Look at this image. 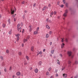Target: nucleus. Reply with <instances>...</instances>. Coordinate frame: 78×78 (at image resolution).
I'll return each instance as SVG.
<instances>
[{
  "mask_svg": "<svg viewBox=\"0 0 78 78\" xmlns=\"http://www.w3.org/2000/svg\"><path fill=\"white\" fill-rule=\"evenodd\" d=\"M42 54V51H40L38 52V55H41Z\"/></svg>",
  "mask_w": 78,
  "mask_h": 78,
  "instance_id": "f8f14e48",
  "label": "nucleus"
},
{
  "mask_svg": "<svg viewBox=\"0 0 78 78\" xmlns=\"http://www.w3.org/2000/svg\"><path fill=\"white\" fill-rule=\"evenodd\" d=\"M52 43L51 42H50V45H51L52 44Z\"/></svg>",
  "mask_w": 78,
  "mask_h": 78,
  "instance_id": "6e6d98bb",
  "label": "nucleus"
},
{
  "mask_svg": "<svg viewBox=\"0 0 78 78\" xmlns=\"http://www.w3.org/2000/svg\"><path fill=\"white\" fill-rule=\"evenodd\" d=\"M56 14V11H54V14L55 15Z\"/></svg>",
  "mask_w": 78,
  "mask_h": 78,
  "instance_id": "58836bf2",
  "label": "nucleus"
},
{
  "mask_svg": "<svg viewBox=\"0 0 78 78\" xmlns=\"http://www.w3.org/2000/svg\"><path fill=\"white\" fill-rule=\"evenodd\" d=\"M4 71L5 72H6V69H5Z\"/></svg>",
  "mask_w": 78,
  "mask_h": 78,
  "instance_id": "5fc2aeb1",
  "label": "nucleus"
},
{
  "mask_svg": "<svg viewBox=\"0 0 78 78\" xmlns=\"http://www.w3.org/2000/svg\"><path fill=\"white\" fill-rule=\"evenodd\" d=\"M71 62L69 60V61H68V64H71Z\"/></svg>",
  "mask_w": 78,
  "mask_h": 78,
  "instance_id": "c756f323",
  "label": "nucleus"
},
{
  "mask_svg": "<svg viewBox=\"0 0 78 78\" xmlns=\"http://www.w3.org/2000/svg\"><path fill=\"white\" fill-rule=\"evenodd\" d=\"M45 51V49H43V51L44 52V51Z\"/></svg>",
  "mask_w": 78,
  "mask_h": 78,
  "instance_id": "603ef678",
  "label": "nucleus"
},
{
  "mask_svg": "<svg viewBox=\"0 0 78 78\" xmlns=\"http://www.w3.org/2000/svg\"><path fill=\"white\" fill-rule=\"evenodd\" d=\"M24 30H22V33L23 34V33H24Z\"/></svg>",
  "mask_w": 78,
  "mask_h": 78,
  "instance_id": "79ce46f5",
  "label": "nucleus"
},
{
  "mask_svg": "<svg viewBox=\"0 0 78 78\" xmlns=\"http://www.w3.org/2000/svg\"><path fill=\"white\" fill-rule=\"evenodd\" d=\"M0 58H1V59H2V60H3V56H1V57H0Z\"/></svg>",
  "mask_w": 78,
  "mask_h": 78,
  "instance_id": "e433bc0d",
  "label": "nucleus"
},
{
  "mask_svg": "<svg viewBox=\"0 0 78 78\" xmlns=\"http://www.w3.org/2000/svg\"><path fill=\"white\" fill-rule=\"evenodd\" d=\"M60 7L61 8H63V7H64V5H61V6H60Z\"/></svg>",
  "mask_w": 78,
  "mask_h": 78,
  "instance_id": "c9c22d12",
  "label": "nucleus"
},
{
  "mask_svg": "<svg viewBox=\"0 0 78 78\" xmlns=\"http://www.w3.org/2000/svg\"><path fill=\"white\" fill-rule=\"evenodd\" d=\"M39 27H38L37 28V30H39Z\"/></svg>",
  "mask_w": 78,
  "mask_h": 78,
  "instance_id": "052dcab7",
  "label": "nucleus"
},
{
  "mask_svg": "<svg viewBox=\"0 0 78 78\" xmlns=\"http://www.w3.org/2000/svg\"><path fill=\"white\" fill-rule=\"evenodd\" d=\"M19 55H21V52H19Z\"/></svg>",
  "mask_w": 78,
  "mask_h": 78,
  "instance_id": "cd10ccee",
  "label": "nucleus"
},
{
  "mask_svg": "<svg viewBox=\"0 0 78 78\" xmlns=\"http://www.w3.org/2000/svg\"><path fill=\"white\" fill-rule=\"evenodd\" d=\"M50 15H51V16H53V12H51V13H50Z\"/></svg>",
  "mask_w": 78,
  "mask_h": 78,
  "instance_id": "a211bd4d",
  "label": "nucleus"
},
{
  "mask_svg": "<svg viewBox=\"0 0 78 78\" xmlns=\"http://www.w3.org/2000/svg\"><path fill=\"white\" fill-rule=\"evenodd\" d=\"M51 6V5L50 4H49L48 6H49V7H50V6Z\"/></svg>",
  "mask_w": 78,
  "mask_h": 78,
  "instance_id": "a18cd8bd",
  "label": "nucleus"
},
{
  "mask_svg": "<svg viewBox=\"0 0 78 78\" xmlns=\"http://www.w3.org/2000/svg\"><path fill=\"white\" fill-rule=\"evenodd\" d=\"M46 27L48 28V29H49L50 28V27L48 26V25H46Z\"/></svg>",
  "mask_w": 78,
  "mask_h": 78,
  "instance_id": "5701e85b",
  "label": "nucleus"
},
{
  "mask_svg": "<svg viewBox=\"0 0 78 78\" xmlns=\"http://www.w3.org/2000/svg\"><path fill=\"white\" fill-rule=\"evenodd\" d=\"M27 62L26 61H25L24 62V64L25 65H27Z\"/></svg>",
  "mask_w": 78,
  "mask_h": 78,
  "instance_id": "f3484780",
  "label": "nucleus"
},
{
  "mask_svg": "<svg viewBox=\"0 0 78 78\" xmlns=\"http://www.w3.org/2000/svg\"><path fill=\"white\" fill-rule=\"evenodd\" d=\"M75 63L76 64H78V62L77 61H76V62H75Z\"/></svg>",
  "mask_w": 78,
  "mask_h": 78,
  "instance_id": "4c0bfd02",
  "label": "nucleus"
},
{
  "mask_svg": "<svg viewBox=\"0 0 78 78\" xmlns=\"http://www.w3.org/2000/svg\"><path fill=\"white\" fill-rule=\"evenodd\" d=\"M16 8H14V10H12V9H11V14H14V10H16Z\"/></svg>",
  "mask_w": 78,
  "mask_h": 78,
  "instance_id": "7ed1b4c3",
  "label": "nucleus"
},
{
  "mask_svg": "<svg viewBox=\"0 0 78 78\" xmlns=\"http://www.w3.org/2000/svg\"><path fill=\"white\" fill-rule=\"evenodd\" d=\"M12 34V30L10 31H9V34Z\"/></svg>",
  "mask_w": 78,
  "mask_h": 78,
  "instance_id": "2f4dec72",
  "label": "nucleus"
},
{
  "mask_svg": "<svg viewBox=\"0 0 78 78\" xmlns=\"http://www.w3.org/2000/svg\"><path fill=\"white\" fill-rule=\"evenodd\" d=\"M11 69H12V67L11 66L10 67V68H9V70H11Z\"/></svg>",
  "mask_w": 78,
  "mask_h": 78,
  "instance_id": "c03bdc74",
  "label": "nucleus"
},
{
  "mask_svg": "<svg viewBox=\"0 0 78 78\" xmlns=\"http://www.w3.org/2000/svg\"><path fill=\"white\" fill-rule=\"evenodd\" d=\"M30 70H32V68H31V67L30 68Z\"/></svg>",
  "mask_w": 78,
  "mask_h": 78,
  "instance_id": "680f3d73",
  "label": "nucleus"
},
{
  "mask_svg": "<svg viewBox=\"0 0 78 78\" xmlns=\"http://www.w3.org/2000/svg\"><path fill=\"white\" fill-rule=\"evenodd\" d=\"M55 51V50H52L51 51V53L52 54H53L54 53V52Z\"/></svg>",
  "mask_w": 78,
  "mask_h": 78,
  "instance_id": "9b49d317",
  "label": "nucleus"
},
{
  "mask_svg": "<svg viewBox=\"0 0 78 78\" xmlns=\"http://www.w3.org/2000/svg\"><path fill=\"white\" fill-rule=\"evenodd\" d=\"M65 41L66 42H68V38H66V39H65Z\"/></svg>",
  "mask_w": 78,
  "mask_h": 78,
  "instance_id": "4be33fe9",
  "label": "nucleus"
},
{
  "mask_svg": "<svg viewBox=\"0 0 78 78\" xmlns=\"http://www.w3.org/2000/svg\"><path fill=\"white\" fill-rule=\"evenodd\" d=\"M10 20L9 19L8 20V22L9 23V25L10 24V23H11V22L10 21Z\"/></svg>",
  "mask_w": 78,
  "mask_h": 78,
  "instance_id": "412c9836",
  "label": "nucleus"
},
{
  "mask_svg": "<svg viewBox=\"0 0 78 78\" xmlns=\"http://www.w3.org/2000/svg\"><path fill=\"white\" fill-rule=\"evenodd\" d=\"M31 26L30 25L29 26V27L30 28H31Z\"/></svg>",
  "mask_w": 78,
  "mask_h": 78,
  "instance_id": "69168bd1",
  "label": "nucleus"
},
{
  "mask_svg": "<svg viewBox=\"0 0 78 78\" xmlns=\"http://www.w3.org/2000/svg\"><path fill=\"white\" fill-rule=\"evenodd\" d=\"M42 64V61H40L38 63V66H41Z\"/></svg>",
  "mask_w": 78,
  "mask_h": 78,
  "instance_id": "9d476101",
  "label": "nucleus"
},
{
  "mask_svg": "<svg viewBox=\"0 0 78 78\" xmlns=\"http://www.w3.org/2000/svg\"><path fill=\"white\" fill-rule=\"evenodd\" d=\"M9 53V50H6V53L8 54Z\"/></svg>",
  "mask_w": 78,
  "mask_h": 78,
  "instance_id": "a878e982",
  "label": "nucleus"
},
{
  "mask_svg": "<svg viewBox=\"0 0 78 78\" xmlns=\"http://www.w3.org/2000/svg\"><path fill=\"white\" fill-rule=\"evenodd\" d=\"M24 12L25 13L27 12V11L26 10H25L24 11Z\"/></svg>",
  "mask_w": 78,
  "mask_h": 78,
  "instance_id": "13d9d810",
  "label": "nucleus"
},
{
  "mask_svg": "<svg viewBox=\"0 0 78 78\" xmlns=\"http://www.w3.org/2000/svg\"><path fill=\"white\" fill-rule=\"evenodd\" d=\"M59 56H60V57L62 58V54H60L59 55Z\"/></svg>",
  "mask_w": 78,
  "mask_h": 78,
  "instance_id": "a19ab883",
  "label": "nucleus"
},
{
  "mask_svg": "<svg viewBox=\"0 0 78 78\" xmlns=\"http://www.w3.org/2000/svg\"><path fill=\"white\" fill-rule=\"evenodd\" d=\"M65 45V44H64V43H62V44L61 48H63V47H64V46Z\"/></svg>",
  "mask_w": 78,
  "mask_h": 78,
  "instance_id": "ddd939ff",
  "label": "nucleus"
},
{
  "mask_svg": "<svg viewBox=\"0 0 78 78\" xmlns=\"http://www.w3.org/2000/svg\"><path fill=\"white\" fill-rule=\"evenodd\" d=\"M48 75H49V72H46V76H48Z\"/></svg>",
  "mask_w": 78,
  "mask_h": 78,
  "instance_id": "7c9ffc66",
  "label": "nucleus"
},
{
  "mask_svg": "<svg viewBox=\"0 0 78 78\" xmlns=\"http://www.w3.org/2000/svg\"><path fill=\"white\" fill-rule=\"evenodd\" d=\"M6 26V24L4 23H3L2 24V26L3 28H5Z\"/></svg>",
  "mask_w": 78,
  "mask_h": 78,
  "instance_id": "6ab92c4d",
  "label": "nucleus"
},
{
  "mask_svg": "<svg viewBox=\"0 0 78 78\" xmlns=\"http://www.w3.org/2000/svg\"><path fill=\"white\" fill-rule=\"evenodd\" d=\"M20 23H18L17 25V28H18V30H21V29H22V28H21V27L19 28V27H20Z\"/></svg>",
  "mask_w": 78,
  "mask_h": 78,
  "instance_id": "20e7f679",
  "label": "nucleus"
},
{
  "mask_svg": "<svg viewBox=\"0 0 78 78\" xmlns=\"http://www.w3.org/2000/svg\"><path fill=\"white\" fill-rule=\"evenodd\" d=\"M72 52L71 51H68V55H69V56H70L72 55Z\"/></svg>",
  "mask_w": 78,
  "mask_h": 78,
  "instance_id": "39448f33",
  "label": "nucleus"
},
{
  "mask_svg": "<svg viewBox=\"0 0 78 78\" xmlns=\"http://www.w3.org/2000/svg\"><path fill=\"white\" fill-rule=\"evenodd\" d=\"M64 38H62V40H61V42H63V41H64Z\"/></svg>",
  "mask_w": 78,
  "mask_h": 78,
  "instance_id": "393cba45",
  "label": "nucleus"
},
{
  "mask_svg": "<svg viewBox=\"0 0 78 78\" xmlns=\"http://www.w3.org/2000/svg\"><path fill=\"white\" fill-rule=\"evenodd\" d=\"M46 8H47V6H44L43 9L42 11H44V10H45V9H46Z\"/></svg>",
  "mask_w": 78,
  "mask_h": 78,
  "instance_id": "4468645a",
  "label": "nucleus"
},
{
  "mask_svg": "<svg viewBox=\"0 0 78 78\" xmlns=\"http://www.w3.org/2000/svg\"><path fill=\"white\" fill-rule=\"evenodd\" d=\"M56 77H58V74H56Z\"/></svg>",
  "mask_w": 78,
  "mask_h": 78,
  "instance_id": "8fccbe9b",
  "label": "nucleus"
},
{
  "mask_svg": "<svg viewBox=\"0 0 78 78\" xmlns=\"http://www.w3.org/2000/svg\"><path fill=\"white\" fill-rule=\"evenodd\" d=\"M26 59H27V60H29V57L28 56H26Z\"/></svg>",
  "mask_w": 78,
  "mask_h": 78,
  "instance_id": "dca6fc26",
  "label": "nucleus"
},
{
  "mask_svg": "<svg viewBox=\"0 0 78 78\" xmlns=\"http://www.w3.org/2000/svg\"><path fill=\"white\" fill-rule=\"evenodd\" d=\"M29 38H30L29 36H28L27 39H29Z\"/></svg>",
  "mask_w": 78,
  "mask_h": 78,
  "instance_id": "0e129e2a",
  "label": "nucleus"
},
{
  "mask_svg": "<svg viewBox=\"0 0 78 78\" xmlns=\"http://www.w3.org/2000/svg\"><path fill=\"white\" fill-rule=\"evenodd\" d=\"M27 39H24V40H23V42H24V43H25V42H27Z\"/></svg>",
  "mask_w": 78,
  "mask_h": 78,
  "instance_id": "2eb2a0df",
  "label": "nucleus"
},
{
  "mask_svg": "<svg viewBox=\"0 0 78 78\" xmlns=\"http://www.w3.org/2000/svg\"><path fill=\"white\" fill-rule=\"evenodd\" d=\"M20 36V34H16V37H17V40H16V41H18L19 40V37Z\"/></svg>",
  "mask_w": 78,
  "mask_h": 78,
  "instance_id": "f03ea898",
  "label": "nucleus"
},
{
  "mask_svg": "<svg viewBox=\"0 0 78 78\" xmlns=\"http://www.w3.org/2000/svg\"><path fill=\"white\" fill-rule=\"evenodd\" d=\"M24 46V44H22V46L23 47Z\"/></svg>",
  "mask_w": 78,
  "mask_h": 78,
  "instance_id": "49530a36",
  "label": "nucleus"
},
{
  "mask_svg": "<svg viewBox=\"0 0 78 78\" xmlns=\"http://www.w3.org/2000/svg\"><path fill=\"white\" fill-rule=\"evenodd\" d=\"M51 67H50L48 69V71L50 72L51 71Z\"/></svg>",
  "mask_w": 78,
  "mask_h": 78,
  "instance_id": "f704fd0d",
  "label": "nucleus"
},
{
  "mask_svg": "<svg viewBox=\"0 0 78 78\" xmlns=\"http://www.w3.org/2000/svg\"><path fill=\"white\" fill-rule=\"evenodd\" d=\"M12 77H13V78L15 77V75H13V76H12Z\"/></svg>",
  "mask_w": 78,
  "mask_h": 78,
  "instance_id": "bf43d9fd",
  "label": "nucleus"
},
{
  "mask_svg": "<svg viewBox=\"0 0 78 78\" xmlns=\"http://www.w3.org/2000/svg\"><path fill=\"white\" fill-rule=\"evenodd\" d=\"M63 76L64 78H66L67 77V75L66 74H63Z\"/></svg>",
  "mask_w": 78,
  "mask_h": 78,
  "instance_id": "1a4fd4ad",
  "label": "nucleus"
},
{
  "mask_svg": "<svg viewBox=\"0 0 78 78\" xmlns=\"http://www.w3.org/2000/svg\"><path fill=\"white\" fill-rule=\"evenodd\" d=\"M35 73H37L38 72V69H36L35 70Z\"/></svg>",
  "mask_w": 78,
  "mask_h": 78,
  "instance_id": "6e6552de",
  "label": "nucleus"
},
{
  "mask_svg": "<svg viewBox=\"0 0 78 78\" xmlns=\"http://www.w3.org/2000/svg\"><path fill=\"white\" fill-rule=\"evenodd\" d=\"M36 3H34L33 5V6H34H34H36Z\"/></svg>",
  "mask_w": 78,
  "mask_h": 78,
  "instance_id": "c85d7f7f",
  "label": "nucleus"
},
{
  "mask_svg": "<svg viewBox=\"0 0 78 78\" xmlns=\"http://www.w3.org/2000/svg\"><path fill=\"white\" fill-rule=\"evenodd\" d=\"M59 3L58 2V3H57V5H59Z\"/></svg>",
  "mask_w": 78,
  "mask_h": 78,
  "instance_id": "e2e57ef3",
  "label": "nucleus"
},
{
  "mask_svg": "<svg viewBox=\"0 0 78 78\" xmlns=\"http://www.w3.org/2000/svg\"><path fill=\"white\" fill-rule=\"evenodd\" d=\"M58 70L57 69H56V70H55V72H58Z\"/></svg>",
  "mask_w": 78,
  "mask_h": 78,
  "instance_id": "3c124183",
  "label": "nucleus"
},
{
  "mask_svg": "<svg viewBox=\"0 0 78 78\" xmlns=\"http://www.w3.org/2000/svg\"><path fill=\"white\" fill-rule=\"evenodd\" d=\"M53 78L52 76H51V77H50V78Z\"/></svg>",
  "mask_w": 78,
  "mask_h": 78,
  "instance_id": "774afa93",
  "label": "nucleus"
},
{
  "mask_svg": "<svg viewBox=\"0 0 78 78\" xmlns=\"http://www.w3.org/2000/svg\"><path fill=\"white\" fill-rule=\"evenodd\" d=\"M60 64L61 63H60V62L59 61L57 62V64H59V65H60Z\"/></svg>",
  "mask_w": 78,
  "mask_h": 78,
  "instance_id": "473e14b6",
  "label": "nucleus"
},
{
  "mask_svg": "<svg viewBox=\"0 0 78 78\" xmlns=\"http://www.w3.org/2000/svg\"><path fill=\"white\" fill-rule=\"evenodd\" d=\"M48 37H49V36H48V34H47L46 35V38H48Z\"/></svg>",
  "mask_w": 78,
  "mask_h": 78,
  "instance_id": "b1692460",
  "label": "nucleus"
},
{
  "mask_svg": "<svg viewBox=\"0 0 78 78\" xmlns=\"http://www.w3.org/2000/svg\"><path fill=\"white\" fill-rule=\"evenodd\" d=\"M34 46H32L31 47V51H34Z\"/></svg>",
  "mask_w": 78,
  "mask_h": 78,
  "instance_id": "aec40b11",
  "label": "nucleus"
},
{
  "mask_svg": "<svg viewBox=\"0 0 78 78\" xmlns=\"http://www.w3.org/2000/svg\"><path fill=\"white\" fill-rule=\"evenodd\" d=\"M63 2L64 4H65V3H66V0H63Z\"/></svg>",
  "mask_w": 78,
  "mask_h": 78,
  "instance_id": "72a5a7b5",
  "label": "nucleus"
},
{
  "mask_svg": "<svg viewBox=\"0 0 78 78\" xmlns=\"http://www.w3.org/2000/svg\"><path fill=\"white\" fill-rule=\"evenodd\" d=\"M65 69V67H63L62 68V71H63Z\"/></svg>",
  "mask_w": 78,
  "mask_h": 78,
  "instance_id": "37998d69",
  "label": "nucleus"
},
{
  "mask_svg": "<svg viewBox=\"0 0 78 78\" xmlns=\"http://www.w3.org/2000/svg\"><path fill=\"white\" fill-rule=\"evenodd\" d=\"M68 5H69V4H68V3H66V7H68Z\"/></svg>",
  "mask_w": 78,
  "mask_h": 78,
  "instance_id": "bb28decb",
  "label": "nucleus"
},
{
  "mask_svg": "<svg viewBox=\"0 0 78 78\" xmlns=\"http://www.w3.org/2000/svg\"><path fill=\"white\" fill-rule=\"evenodd\" d=\"M77 78V76H76L74 78Z\"/></svg>",
  "mask_w": 78,
  "mask_h": 78,
  "instance_id": "338daca9",
  "label": "nucleus"
},
{
  "mask_svg": "<svg viewBox=\"0 0 78 78\" xmlns=\"http://www.w3.org/2000/svg\"><path fill=\"white\" fill-rule=\"evenodd\" d=\"M16 14H15V15H14L12 16V17H15L16 16Z\"/></svg>",
  "mask_w": 78,
  "mask_h": 78,
  "instance_id": "ea45409f",
  "label": "nucleus"
},
{
  "mask_svg": "<svg viewBox=\"0 0 78 78\" xmlns=\"http://www.w3.org/2000/svg\"><path fill=\"white\" fill-rule=\"evenodd\" d=\"M51 33H52V31H50V32H49V34H51Z\"/></svg>",
  "mask_w": 78,
  "mask_h": 78,
  "instance_id": "09e8293b",
  "label": "nucleus"
},
{
  "mask_svg": "<svg viewBox=\"0 0 78 78\" xmlns=\"http://www.w3.org/2000/svg\"><path fill=\"white\" fill-rule=\"evenodd\" d=\"M21 74V73H20V72H18L16 73V75L17 76H20Z\"/></svg>",
  "mask_w": 78,
  "mask_h": 78,
  "instance_id": "0eeeda50",
  "label": "nucleus"
},
{
  "mask_svg": "<svg viewBox=\"0 0 78 78\" xmlns=\"http://www.w3.org/2000/svg\"><path fill=\"white\" fill-rule=\"evenodd\" d=\"M24 3H25V2H24V1H23V2H22V4H24Z\"/></svg>",
  "mask_w": 78,
  "mask_h": 78,
  "instance_id": "864d4df0",
  "label": "nucleus"
},
{
  "mask_svg": "<svg viewBox=\"0 0 78 78\" xmlns=\"http://www.w3.org/2000/svg\"><path fill=\"white\" fill-rule=\"evenodd\" d=\"M68 13V10H66L65 11V12L63 15V16L64 17H66V16H67V14Z\"/></svg>",
  "mask_w": 78,
  "mask_h": 78,
  "instance_id": "f257e3e1",
  "label": "nucleus"
},
{
  "mask_svg": "<svg viewBox=\"0 0 78 78\" xmlns=\"http://www.w3.org/2000/svg\"><path fill=\"white\" fill-rule=\"evenodd\" d=\"M23 19H25V16H23Z\"/></svg>",
  "mask_w": 78,
  "mask_h": 78,
  "instance_id": "4d7b16f0",
  "label": "nucleus"
},
{
  "mask_svg": "<svg viewBox=\"0 0 78 78\" xmlns=\"http://www.w3.org/2000/svg\"><path fill=\"white\" fill-rule=\"evenodd\" d=\"M38 30H37L36 31H35L34 32V33H33V34H36L38 33Z\"/></svg>",
  "mask_w": 78,
  "mask_h": 78,
  "instance_id": "423d86ee",
  "label": "nucleus"
},
{
  "mask_svg": "<svg viewBox=\"0 0 78 78\" xmlns=\"http://www.w3.org/2000/svg\"><path fill=\"white\" fill-rule=\"evenodd\" d=\"M14 21H16V18H14Z\"/></svg>",
  "mask_w": 78,
  "mask_h": 78,
  "instance_id": "de8ad7c7",
  "label": "nucleus"
}]
</instances>
